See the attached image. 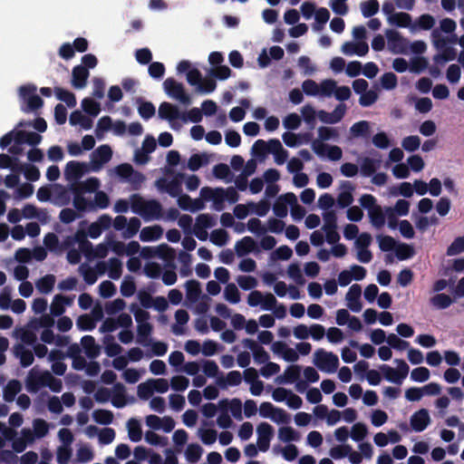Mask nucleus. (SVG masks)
I'll list each match as a JSON object with an SVG mask.
<instances>
[{"mask_svg":"<svg viewBox=\"0 0 464 464\" xmlns=\"http://www.w3.org/2000/svg\"><path fill=\"white\" fill-rule=\"evenodd\" d=\"M82 110L91 116H97L100 111V104L91 98H85L82 102Z\"/></svg>","mask_w":464,"mask_h":464,"instance_id":"bf43d9fd","label":"nucleus"},{"mask_svg":"<svg viewBox=\"0 0 464 464\" xmlns=\"http://www.w3.org/2000/svg\"><path fill=\"white\" fill-rule=\"evenodd\" d=\"M54 92L57 99L65 102L68 107L72 108L76 106V98L72 92L61 87H55Z\"/></svg>","mask_w":464,"mask_h":464,"instance_id":"79ce46f5","label":"nucleus"},{"mask_svg":"<svg viewBox=\"0 0 464 464\" xmlns=\"http://www.w3.org/2000/svg\"><path fill=\"white\" fill-rule=\"evenodd\" d=\"M411 426L416 432L423 431L430 422L428 410L420 409L411 417Z\"/></svg>","mask_w":464,"mask_h":464,"instance_id":"4468645a","label":"nucleus"},{"mask_svg":"<svg viewBox=\"0 0 464 464\" xmlns=\"http://www.w3.org/2000/svg\"><path fill=\"white\" fill-rule=\"evenodd\" d=\"M140 225V220L138 218H130L129 221L127 220V226L122 233L123 237L130 238L134 237L138 233Z\"/></svg>","mask_w":464,"mask_h":464,"instance_id":"5fc2aeb1","label":"nucleus"},{"mask_svg":"<svg viewBox=\"0 0 464 464\" xmlns=\"http://www.w3.org/2000/svg\"><path fill=\"white\" fill-rule=\"evenodd\" d=\"M302 368L298 364L289 365L284 373L277 377L279 383H294L297 382L301 375Z\"/></svg>","mask_w":464,"mask_h":464,"instance_id":"b1692460","label":"nucleus"},{"mask_svg":"<svg viewBox=\"0 0 464 464\" xmlns=\"http://www.w3.org/2000/svg\"><path fill=\"white\" fill-rule=\"evenodd\" d=\"M430 304L437 309H446L453 303V299L443 293H439L430 299Z\"/></svg>","mask_w":464,"mask_h":464,"instance_id":"58836bf2","label":"nucleus"},{"mask_svg":"<svg viewBox=\"0 0 464 464\" xmlns=\"http://www.w3.org/2000/svg\"><path fill=\"white\" fill-rule=\"evenodd\" d=\"M351 135L353 138L368 137L370 134V124L366 121H360L350 128Z\"/></svg>","mask_w":464,"mask_h":464,"instance_id":"37998d69","label":"nucleus"},{"mask_svg":"<svg viewBox=\"0 0 464 464\" xmlns=\"http://www.w3.org/2000/svg\"><path fill=\"white\" fill-rule=\"evenodd\" d=\"M224 194H225V188H212L209 187H204L200 190V197L205 201L212 200L213 203L225 202Z\"/></svg>","mask_w":464,"mask_h":464,"instance_id":"412c9836","label":"nucleus"},{"mask_svg":"<svg viewBox=\"0 0 464 464\" xmlns=\"http://www.w3.org/2000/svg\"><path fill=\"white\" fill-rule=\"evenodd\" d=\"M256 242L251 237H244L236 243L235 250L238 256H244L256 250Z\"/></svg>","mask_w":464,"mask_h":464,"instance_id":"5701e85b","label":"nucleus"},{"mask_svg":"<svg viewBox=\"0 0 464 464\" xmlns=\"http://www.w3.org/2000/svg\"><path fill=\"white\" fill-rule=\"evenodd\" d=\"M93 420L102 425L111 424L113 421V413L109 410L99 409L92 412Z\"/></svg>","mask_w":464,"mask_h":464,"instance_id":"09e8293b","label":"nucleus"},{"mask_svg":"<svg viewBox=\"0 0 464 464\" xmlns=\"http://www.w3.org/2000/svg\"><path fill=\"white\" fill-rule=\"evenodd\" d=\"M368 433V429L364 423L357 422L355 423L351 431V438L354 441H361L362 440Z\"/></svg>","mask_w":464,"mask_h":464,"instance_id":"0e129e2a","label":"nucleus"},{"mask_svg":"<svg viewBox=\"0 0 464 464\" xmlns=\"http://www.w3.org/2000/svg\"><path fill=\"white\" fill-rule=\"evenodd\" d=\"M126 389L121 382H116L113 385V396L111 403L115 408H123L126 403Z\"/></svg>","mask_w":464,"mask_h":464,"instance_id":"c85d7f7f","label":"nucleus"},{"mask_svg":"<svg viewBox=\"0 0 464 464\" xmlns=\"http://www.w3.org/2000/svg\"><path fill=\"white\" fill-rule=\"evenodd\" d=\"M208 159L205 154H193L188 161V168L192 171H197L203 165L207 164Z\"/></svg>","mask_w":464,"mask_h":464,"instance_id":"4d7b16f0","label":"nucleus"},{"mask_svg":"<svg viewBox=\"0 0 464 464\" xmlns=\"http://www.w3.org/2000/svg\"><path fill=\"white\" fill-rule=\"evenodd\" d=\"M314 152L319 156H327L330 160L336 161L343 156L342 149L336 145H328L320 140H314L312 142Z\"/></svg>","mask_w":464,"mask_h":464,"instance_id":"39448f33","label":"nucleus"},{"mask_svg":"<svg viewBox=\"0 0 464 464\" xmlns=\"http://www.w3.org/2000/svg\"><path fill=\"white\" fill-rule=\"evenodd\" d=\"M121 294L125 297L132 296L136 291V285L131 276H126L121 285Z\"/></svg>","mask_w":464,"mask_h":464,"instance_id":"338daca9","label":"nucleus"},{"mask_svg":"<svg viewBox=\"0 0 464 464\" xmlns=\"http://www.w3.org/2000/svg\"><path fill=\"white\" fill-rule=\"evenodd\" d=\"M184 178V174L178 173L170 181H167L165 179H160L157 181V186L160 189L166 190L171 197L176 198L179 196L181 192V180Z\"/></svg>","mask_w":464,"mask_h":464,"instance_id":"1a4fd4ad","label":"nucleus"},{"mask_svg":"<svg viewBox=\"0 0 464 464\" xmlns=\"http://www.w3.org/2000/svg\"><path fill=\"white\" fill-rule=\"evenodd\" d=\"M130 207L134 213L145 220L161 219L164 218L162 205L157 199H144L139 194L130 196Z\"/></svg>","mask_w":464,"mask_h":464,"instance_id":"f257e3e1","label":"nucleus"},{"mask_svg":"<svg viewBox=\"0 0 464 464\" xmlns=\"http://www.w3.org/2000/svg\"><path fill=\"white\" fill-rule=\"evenodd\" d=\"M129 438L133 442H138L142 438V430L140 422L136 419H130L127 422Z\"/></svg>","mask_w":464,"mask_h":464,"instance_id":"4c0bfd02","label":"nucleus"},{"mask_svg":"<svg viewBox=\"0 0 464 464\" xmlns=\"http://www.w3.org/2000/svg\"><path fill=\"white\" fill-rule=\"evenodd\" d=\"M361 295L362 288L357 284L353 285L346 294L348 307L354 313H358L362 310V304L360 300Z\"/></svg>","mask_w":464,"mask_h":464,"instance_id":"dca6fc26","label":"nucleus"},{"mask_svg":"<svg viewBox=\"0 0 464 464\" xmlns=\"http://www.w3.org/2000/svg\"><path fill=\"white\" fill-rule=\"evenodd\" d=\"M69 121L71 125H80L83 130H90L92 127V120L83 115L80 111H72Z\"/></svg>","mask_w":464,"mask_h":464,"instance_id":"c756f323","label":"nucleus"},{"mask_svg":"<svg viewBox=\"0 0 464 464\" xmlns=\"http://www.w3.org/2000/svg\"><path fill=\"white\" fill-rule=\"evenodd\" d=\"M225 298L231 304H237L240 301V293L235 284H228L225 288Z\"/></svg>","mask_w":464,"mask_h":464,"instance_id":"774afa93","label":"nucleus"},{"mask_svg":"<svg viewBox=\"0 0 464 464\" xmlns=\"http://www.w3.org/2000/svg\"><path fill=\"white\" fill-rule=\"evenodd\" d=\"M165 92L171 98L179 101L184 105L191 103L190 96L185 92L182 83L177 82L175 79L169 77L163 82Z\"/></svg>","mask_w":464,"mask_h":464,"instance_id":"20e7f679","label":"nucleus"},{"mask_svg":"<svg viewBox=\"0 0 464 464\" xmlns=\"http://www.w3.org/2000/svg\"><path fill=\"white\" fill-rule=\"evenodd\" d=\"M381 161L369 157H365L361 164V174L364 177H372L380 168Z\"/></svg>","mask_w":464,"mask_h":464,"instance_id":"7c9ffc66","label":"nucleus"},{"mask_svg":"<svg viewBox=\"0 0 464 464\" xmlns=\"http://www.w3.org/2000/svg\"><path fill=\"white\" fill-rule=\"evenodd\" d=\"M105 353L109 357L117 356L122 350L121 346L114 342L112 335H107L104 338Z\"/></svg>","mask_w":464,"mask_h":464,"instance_id":"603ef678","label":"nucleus"},{"mask_svg":"<svg viewBox=\"0 0 464 464\" xmlns=\"http://www.w3.org/2000/svg\"><path fill=\"white\" fill-rule=\"evenodd\" d=\"M380 8L377 0H369L361 4V10L364 17H372L378 13Z\"/></svg>","mask_w":464,"mask_h":464,"instance_id":"13d9d810","label":"nucleus"},{"mask_svg":"<svg viewBox=\"0 0 464 464\" xmlns=\"http://www.w3.org/2000/svg\"><path fill=\"white\" fill-rule=\"evenodd\" d=\"M22 384L17 380H11L4 388V400L7 402H12L15 396L20 392Z\"/></svg>","mask_w":464,"mask_h":464,"instance_id":"2f4dec72","label":"nucleus"},{"mask_svg":"<svg viewBox=\"0 0 464 464\" xmlns=\"http://www.w3.org/2000/svg\"><path fill=\"white\" fill-rule=\"evenodd\" d=\"M219 405L226 408L228 405L232 416L237 420L242 419V402L239 399L234 398L231 401L224 399L219 401Z\"/></svg>","mask_w":464,"mask_h":464,"instance_id":"f704fd0d","label":"nucleus"},{"mask_svg":"<svg viewBox=\"0 0 464 464\" xmlns=\"http://www.w3.org/2000/svg\"><path fill=\"white\" fill-rule=\"evenodd\" d=\"M295 203V195L293 192H287L281 195L276 200L273 210L276 217L283 218L287 216V205Z\"/></svg>","mask_w":464,"mask_h":464,"instance_id":"9d476101","label":"nucleus"},{"mask_svg":"<svg viewBox=\"0 0 464 464\" xmlns=\"http://www.w3.org/2000/svg\"><path fill=\"white\" fill-rule=\"evenodd\" d=\"M342 52L348 55L357 54L358 56H364L369 52V46L364 41L357 43L346 42L342 45Z\"/></svg>","mask_w":464,"mask_h":464,"instance_id":"6ab92c4d","label":"nucleus"},{"mask_svg":"<svg viewBox=\"0 0 464 464\" xmlns=\"http://www.w3.org/2000/svg\"><path fill=\"white\" fill-rule=\"evenodd\" d=\"M76 240L79 242L80 251L87 257L91 258L93 256V246L92 244L86 239V236L82 232H77Z\"/></svg>","mask_w":464,"mask_h":464,"instance_id":"a19ab883","label":"nucleus"},{"mask_svg":"<svg viewBox=\"0 0 464 464\" xmlns=\"http://www.w3.org/2000/svg\"><path fill=\"white\" fill-rule=\"evenodd\" d=\"M278 438L284 442L297 441L300 440V434L292 427H281L278 430Z\"/></svg>","mask_w":464,"mask_h":464,"instance_id":"49530a36","label":"nucleus"},{"mask_svg":"<svg viewBox=\"0 0 464 464\" xmlns=\"http://www.w3.org/2000/svg\"><path fill=\"white\" fill-rule=\"evenodd\" d=\"M464 252V236L458 237L448 246L446 255L449 256H457Z\"/></svg>","mask_w":464,"mask_h":464,"instance_id":"052dcab7","label":"nucleus"},{"mask_svg":"<svg viewBox=\"0 0 464 464\" xmlns=\"http://www.w3.org/2000/svg\"><path fill=\"white\" fill-rule=\"evenodd\" d=\"M175 319L177 324H173L171 327V331L176 335H181L184 333L182 326L186 324L189 320L188 313L184 309H179L175 313Z\"/></svg>","mask_w":464,"mask_h":464,"instance_id":"473e14b6","label":"nucleus"},{"mask_svg":"<svg viewBox=\"0 0 464 464\" xmlns=\"http://www.w3.org/2000/svg\"><path fill=\"white\" fill-rule=\"evenodd\" d=\"M87 171V165L75 160L69 161L64 169V175L69 181H77Z\"/></svg>","mask_w":464,"mask_h":464,"instance_id":"f8f14e48","label":"nucleus"},{"mask_svg":"<svg viewBox=\"0 0 464 464\" xmlns=\"http://www.w3.org/2000/svg\"><path fill=\"white\" fill-rule=\"evenodd\" d=\"M163 234V228L160 225L145 227L141 229L140 238L143 242L158 240Z\"/></svg>","mask_w":464,"mask_h":464,"instance_id":"bb28decb","label":"nucleus"},{"mask_svg":"<svg viewBox=\"0 0 464 464\" xmlns=\"http://www.w3.org/2000/svg\"><path fill=\"white\" fill-rule=\"evenodd\" d=\"M341 188L343 191L337 197V204L340 208H344L349 207L353 201V191L354 190V186L351 181L343 180L341 183Z\"/></svg>","mask_w":464,"mask_h":464,"instance_id":"f3484780","label":"nucleus"},{"mask_svg":"<svg viewBox=\"0 0 464 464\" xmlns=\"http://www.w3.org/2000/svg\"><path fill=\"white\" fill-rule=\"evenodd\" d=\"M90 76L89 70L82 65H76L72 71V85L75 89H82L86 86L87 80Z\"/></svg>","mask_w":464,"mask_h":464,"instance_id":"a211bd4d","label":"nucleus"},{"mask_svg":"<svg viewBox=\"0 0 464 464\" xmlns=\"http://www.w3.org/2000/svg\"><path fill=\"white\" fill-rule=\"evenodd\" d=\"M81 343L84 349L85 354L91 359L96 358L100 354V346L96 344L95 339L92 335H85L81 339Z\"/></svg>","mask_w":464,"mask_h":464,"instance_id":"cd10ccee","label":"nucleus"},{"mask_svg":"<svg viewBox=\"0 0 464 464\" xmlns=\"http://www.w3.org/2000/svg\"><path fill=\"white\" fill-rule=\"evenodd\" d=\"M54 284L55 276L50 274L39 278L35 283V286L40 293L49 294L53 291Z\"/></svg>","mask_w":464,"mask_h":464,"instance_id":"c9c22d12","label":"nucleus"},{"mask_svg":"<svg viewBox=\"0 0 464 464\" xmlns=\"http://www.w3.org/2000/svg\"><path fill=\"white\" fill-rule=\"evenodd\" d=\"M304 122L313 130L316 123L317 112L311 104H305L301 110Z\"/></svg>","mask_w":464,"mask_h":464,"instance_id":"a18cd8bd","label":"nucleus"},{"mask_svg":"<svg viewBox=\"0 0 464 464\" xmlns=\"http://www.w3.org/2000/svg\"><path fill=\"white\" fill-rule=\"evenodd\" d=\"M136 102L139 104L138 111L142 119L147 121L155 115L156 109L152 102L143 101L142 98H138Z\"/></svg>","mask_w":464,"mask_h":464,"instance_id":"e433bc0d","label":"nucleus"},{"mask_svg":"<svg viewBox=\"0 0 464 464\" xmlns=\"http://www.w3.org/2000/svg\"><path fill=\"white\" fill-rule=\"evenodd\" d=\"M109 276L113 280H118L122 274V264L120 259L111 257L109 260L108 266Z\"/></svg>","mask_w":464,"mask_h":464,"instance_id":"3c124183","label":"nucleus"},{"mask_svg":"<svg viewBox=\"0 0 464 464\" xmlns=\"http://www.w3.org/2000/svg\"><path fill=\"white\" fill-rule=\"evenodd\" d=\"M248 206L251 211L258 217H265L270 209V204L267 200L262 199L257 203L249 202Z\"/></svg>","mask_w":464,"mask_h":464,"instance_id":"e2e57ef3","label":"nucleus"},{"mask_svg":"<svg viewBox=\"0 0 464 464\" xmlns=\"http://www.w3.org/2000/svg\"><path fill=\"white\" fill-rule=\"evenodd\" d=\"M244 347L249 349L253 353V357L257 363H266L269 360V354L256 341L246 338L242 341Z\"/></svg>","mask_w":464,"mask_h":464,"instance_id":"ddd939ff","label":"nucleus"},{"mask_svg":"<svg viewBox=\"0 0 464 464\" xmlns=\"http://www.w3.org/2000/svg\"><path fill=\"white\" fill-rule=\"evenodd\" d=\"M185 287L188 301L192 304L198 302L202 294L200 283L197 280L190 279L186 282Z\"/></svg>","mask_w":464,"mask_h":464,"instance_id":"a878e982","label":"nucleus"},{"mask_svg":"<svg viewBox=\"0 0 464 464\" xmlns=\"http://www.w3.org/2000/svg\"><path fill=\"white\" fill-rule=\"evenodd\" d=\"M346 111V105L344 103L338 104L334 111L327 112L326 111L320 110L317 111L318 119L326 124H335L339 122L344 116Z\"/></svg>","mask_w":464,"mask_h":464,"instance_id":"6e6552de","label":"nucleus"},{"mask_svg":"<svg viewBox=\"0 0 464 464\" xmlns=\"http://www.w3.org/2000/svg\"><path fill=\"white\" fill-rule=\"evenodd\" d=\"M36 90V86L31 83L19 88V96L26 102V106L21 108L24 112L34 111L44 106L43 99L35 94Z\"/></svg>","mask_w":464,"mask_h":464,"instance_id":"f03ea898","label":"nucleus"},{"mask_svg":"<svg viewBox=\"0 0 464 464\" xmlns=\"http://www.w3.org/2000/svg\"><path fill=\"white\" fill-rule=\"evenodd\" d=\"M314 363L322 372H334L338 368L339 359L332 352L317 349L314 353Z\"/></svg>","mask_w":464,"mask_h":464,"instance_id":"7ed1b4c3","label":"nucleus"},{"mask_svg":"<svg viewBox=\"0 0 464 464\" xmlns=\"http://www.w3.org/2000/svg\"><path fill=\"white\" fill-rule=\"evenodd\" d=\"M112 156V150L107 144L101 145L92 153V164L93 169H99L104 163H107Z\"/></svg>","mask_w":464,"mask_h":464,"instance_id":"9b49d317","label":"nucleus"},{"mask_svg":"<svg viewBox=\"0 0 464 464\" xmlns=\"http://www.w3.org/2000/svg\"><path fill=\"white\" fill-rule=\"evenodd\" d=\"M97 272L92 267L84 268L83 266H80V271L83 276L85 283L89 285L95 284L99 274H103L106 270V265L104 262H99L96 266Z\"/></svg>","mask_w":464,"mask_h":464,"instance_id":"4be33fe9","label":"nucleus"},{"mask_svg":"<svg viewBox=\"0 0 464 464\" xmlns=\"http://www.w3.org/2000/svg\"><path fill=\"white\" fill-rule=\"evenodd\" d=\"M202 453L201 446L197 443L188 444L185 451L186 459L191 463L198 461Z\"/></svg>","mask_w":464,"mask_h":464,"instance_id":"8fccbe9b","label":"nucleus"},{"mask_svg":"<svg viewBox=\"0 0 464 464\" xmlns=\"http://www.w3.org/2000/svg\"><path fill=\"white\" fill-rule=\"evenodd\" d=\"M156 255L158 257L167 261L171 262L176 257L175 250L167 244H161L157 247Z\"/></svg>","mask_w":464,"mask_h":464,"instance_id":"864d4df0","label":"nucleus"},{"mask_svg":"<svg viewBox=\"0 0 464 464\" xmlns=\"http://www.w3.org/2000/svg\"><path fill=\"white\" fill-rule=\"evenodd\" d=\"M371 223L376 228H381L385 224V213L382 211L381 206H377L368 212Z\"/></svg>","mask_w":464,"mask_h":464,"instance_id":"c03bdc74","label":"nucleus"},{"mask_svg":"<svg viewBox=\"0 0 464 464\" xmlns=\"http://www.w3.org/2000/svg\"><path fill=\"white\" fill-rule=\"evenodd\" d=\"M388 20H389L390 24H394L398 27H402V28L411 27V25H412L411 14H409L408 13H404V12L395 13V14H392L391 16H389Z\"/></svg>","mask_w":464,"mask_h":464,"instance_id":"72a5a7b5","label":"nucleus"},{"mask_svg":"<svg viewBox=\"0 0 464 464\" xmlns=\"http://www.w3.org/2000/svg\"><path fill=\"white\" fill-rule=\"evenodd\" d=\"M45 376L46 371L38 372L35 369H32L25 380L26 390L31 393H36L39 390L45 386Z\"/></svg>","mask_w":464,"mask_h":464,"instance_id":"0eeeda50","label":"nucleus"},{"mask_svg":"<svg viewBox=\"0 0 464 464\" xmlns=\"http://www.w3.org/2000/svg\"><path fill=\"white\" fill-rule=\"evenodd\" d=\"M159 116L163 120L174 121L181 119L183 121H186V115L181 114L177 106L167 102L160 103L159 107Z\"/></svg>","mask_w":464,"mask_h":464,"instance_id":"2eb2a0df","label":"nucleus"},{"mask_svg":"<svg viewBox=\"0 0 464 464\" xmlns=\"http://www.w3.org/2000/svg\"><path fill=\"white\" fill-rule=\"evenodd\" d=\"M440 50L441 53L434 57V61L438 63L453 61L457 56L456 50L451 46H446Z\"/></svg>","mask_w":464,"mask_h":464,"instance_id":"6e6d98bb","label":"nucleus"},{"mask_svg":"<svg viewBox=\"0 0 464 464\" xmlns=\"http://www.w3.org/2000/svg\"><path fill=\"white\" fill-rule=\"evenodd\" d=\"M242 382V375L238 371H231L224 377L223 374L217 378V384L221 389H226L228 385L237 386Z\"/></svg>","mask_w":464,"mask_h":464,"instance_id":"393cba45","label":"nucleus"},{"mask_svg":"<svg viewBox=\"0 0 464 464\" xmlns=\"http://www.w3.org/2000/svg\"><path fill=\"white\" fill-rule=\"evenodd\" d=\"M16 171H23L25 179L30 181H36L40 179V171L38 168L32 164L19 163Z\"/></svg>","mask_w":464,"mask_h":464,"instance_id":"ea45409f","label":"nucleus"},{"mask_svg":"<svg viewBox=\"0 0 464 464\" xmlns=\"http://www.w3.org/2000/svg\"><path fill=\"white\" fill-rule=\"evenodd\" d=\"M14 355L20 360V364L24 368L32 365L34 361L33 352L26 349L22 343H16L14 346Z\"/></svg>","mask_w":464,"mask_h":464,"instance_id":"aec40b11","label":"nucleus"},{"mask_svg":"<svg viewBox=\"0 0 464 464\" xmlns=\"http://www.w3.org/2000/svg\"><path fill=\"white\" fill-rule=\"evenodd\" d=\"M77 327L82 331H92L95 328L94 319L90 314H82L76 321Z\"/></svg>","mask_w":464,"mask_h":464,"instance_id":"69168bd1","label":"nucleus"},{"mask_svg":"<svg viewBox=\"0 0 464 464\" xmlns=\"http://www.w3.org/2000/svg\"><path fill=\"white\" fill-rule=\"evenodd\" d=\"M316 24H314L315 30H321L330 18V12L325 7H320L314 13Z\"/></svg>","mask_w":464,"mask_h":464,"instance_id":"680f3d73","label":"nucleus"},{"mask_svg":"<svg viewBox=\"0 0 464 464\" xmlns=\"http://www.w3.org/2000/svg\"><path fill=\"white\" fill-rule=\"evenodd\" d=\"M435 24V19L429 14H421L415 23L411 25V30L414 31L416 27L422 30H430Z\"/></svg>","mask_w":464,"mask_h":464,"instance_id":"de8ad7c7","label":"nucleus"},{"mask_svg":"<svg viewBox=\"0 0 464 464\" xmlns=\"http://www.w3.org/2000/svg\"><path fill=\"white\" fill-rule=\"evenodd\" d=\"M257 447L260 451L266 452L269 450L270 441L274 436V429L267 422H261L256 427Z\"/></svg>","mask_w":464,"mask_h":464,"instance_id":"423d86ee","label":"nucleus"}]
</instances>
